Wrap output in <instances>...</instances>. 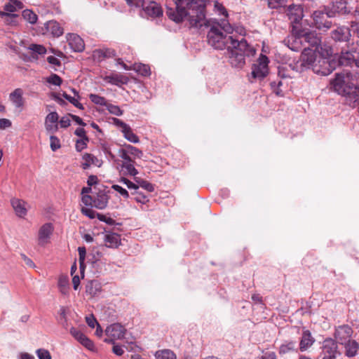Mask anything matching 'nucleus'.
<instances>
[{
  "label": "nucleus",
  "instance_id": "nucleus-13",
  "mask_svg": "<svg viewBox=\"0 0 359 359\" xmlns=\"http://www.w3.org/2000/svg\"><path fill=\"white\" fill-rule=\"evenodd\" d=\"M40 32L42 34H50L54 37H59L62 35L64 29L57 22L49 20L41 27Z\"/></svg>",
  "mask_w": 359,
  "mask_h": 359
},
{
  "label": "nucleus",
  "instance_id": "nucleus-39",
  "mask_svg": "<svg viewBox=\"0 0 359 359\" xmlns=\"http://www.w3.org/2000/svg\"><path fill=\"white\" fill-rule=\"evenodd\" d=\"M89 98L92 102L97 105L106 107L107 104L106 99L99 95L91 93L89 95Z\"/></svg>",
  "mask_w": 359,
  "mask_h": 359
},
{
  "label": "nucleus",
  "instance_id": "nucleus-40",
  "mask_svg": "<svg viewBox=\"0 0 359 359\" xmlns=\"http://www.w3.org/2000/svg\"><path fill=\"white\" fill-rule=\"evenodd\" d=\"M134 69L142 76H146L150 74V68L148 65L144 64L135 65Z\"/></svg>",
  "mask_w": 359,
  "mask_h": 359
},
{
  "label": "nucleus",
  "instance_id": "nucleus-28",
  "mask_svg": "<svg viewBox=\"0 0 359 359\" xmlns=\"http://www.w3.org/2000/svg\"><path fill=\"white\" fill-rule=\"evenodd\" d=\"M102 290L101 283L97 280L89 281L86 285V292L91 297L98 295Z\"/></svg>",
  "mask_w": 359,
  "mask_h": 359
},
{
  "label": "nucleus",
  "instance_id": "nucleus-21",
  "mask_svg": "<svg viewBox=\"0 0 359 359\" xmlns=\"http://www.w3.org/2000/svg\"><path fill=\"white\" fill-rule=\"evenodd\" d=\"M103 79L105 82L108 83L115 85L119 87L122 85L127 84L129 81V79L128 76L117 73L105 76Z\"/></svg>",
  "mask_w": 359,
  "mask_h": 359
},
{
  "label": "nucleus",
  "instance_id": "nucleus-50",
  "mask_svg": "<svg viewBox=\"0 0 359 359\" xmlns=\"http://www.w3.org/2000/svg\"><path fill=\"white\" fill-rule=\"evenodd\" d=\"M118 182L126 184L129 189H138V186L135 183L132 182L126 177H121Z\"/></svg>",
  "mask_w": 359,
  "mask_h": 359
},
{
  "label": "nucleus",
  "instance_id": "nucleus-29",
  "mask_svg": "<svg viewBox=\"0 0 359 359\" xmlns=\"http://www.w3.org/2000/svg\"><path fill=\"white\" fill-rule=\"evenodd\" d=\"M346 355L348 357H353L356 355L359 348L358 343L355 340L348 339L345 342Z\"/></svg>",
  "mask_w": 359,
  "mask_h": 359
},
{
  "label": "nucleus",
  "instance_id": "nucleus-60",
  "mask_svg": "<svg viewBox=\"0 0 359 359\" xmlns=\"http://www.w3.org/2000/svg\"><path fill=\"white\" fill-rule=\"evenodd\" d=\"M81 212L90 219L95 218L96 214L95 211L87 208H82Z\"/></svg>",
  "mask_w": 359,
  "mask_h": 359
},
{
  "label": "nucleus",
  "instance_id": "nucleus-37",
  "mask_svg": "<svg viewBox=\"0 0 359 359\" xmlns=\"http://www.w3.org/2000/svg\"><path fill=\"white\" fill-rule=\"evenodd\" d=\"M1 17H5V22L7 25H17V17L18 15L15 14L8 13L5 12H0Z\"/></svg>",
  "mask_w": 359,
  "mask_h": 359
},
{
  "label": "nucleus",
  "instance_id": "nucleus-25",
  "mask_svg": "<svg viewBox=\"0 0 359 359\" xmlns=\"http://www.w3.org/2000/svg\"><path fill=\"white\" fill-rule=\"evenodd\" d=\"M105 245L109 248H116L121 245L120 235L116 233H108L104 235Z\"/></svg>",
  "mask_w": 359,
  "mask_h": 359
},
{
  "label": "nucleus",
  "instance_id": "nucleus-33",
  "mask_svg": "<svg viewBox=\"0 0 359 359\" xmlns=\"http://www.w3.org/2000/svg\"><path fill=\"white\" fill-rule=\"evenodd\" d=\"M69 279L66 276H61L58 280V287L62 294H66L69 290Z\"/></svg>",
  "mask_w": 359,
  "mask_h": 359
},
{
  "label": "nucleus",
  "instance_id": "nucleus-57",
  "mask_svg": "<svg viewBox=\"0 0 359 359\" xmlns=\"http://www.w3.org/2000/svg\"><path fill=\"white\" fill-rule=\"evenodd\" d=\"M88 140H86V138L78 140L76 143V149L78 151H82L87 146V142Z\"/></svg>",
  "mask_w": 359,
  "mask_h": 359
},
{
  "label": "nucleus",
  "instance_id": "nucleus-8",
  "mask_svg": "<svg viewBox=\"0 0 359 359\" xmlns=\"http://www.w3.org/2000/svg\"><path fill=\"white\" fill-rule=\"evenodd\" d=\"M126 332V329L120 323H114L107 327L105 334L107 338L104 341L109 344H114L118 339H122Z\"/></svg>",
  "mask_w": 359,
  "mask_h": 359
},
{
  "label": "nucleus",
  "instance_id": "nucleus-3",
  "mask_svg": "<svg viewBox=\"0 0 359 359\" xmlns=\"http://www.w3.org/2000/svg\"><path fill=\"white\" fill-rule=\"evenodd\" d=\"M228 51L230 53L229 62L231 66L236 68H241L245 65L246 56L250 57L255 53V49L243 38L233 41Z\"/></svg>",
  "mask_w": 359,
  "mask_h": 359
},
{
  "label": "nucleus",
  "instance_id": "nucleus-2",
  "mask_svg": "<svg viewBox=\"0 0 359 359\" xmlns=\"http://www.w3.org/2000/svg\"><path fill=\"white\" fill-rule=\"evenodd\" d=\"M358 74L344 69L336 73L335 78L331 81L334 91L344 96L346 104L352 108L356 107L359 103V89L356 87Z\"/></svg>",
  "mask_w": 359,
  "mask_h": 359
},
{
  "label": "nucleus",
  "instance_id": "nucleus-5",
  "mask_svg": "<svg viewBox=\"0 0 359 359\" xmlns=\"http://www.w3.org/2000/svg\"><path fill=\"white\" fill-rule=\"evenodd\" d=\"M325 53L322 50H317L305 47L301 55V65L306 69H313L314 65L318 63L320 57H323Z\"/></svg>",
  "mask_w": 359,
  "mask_h": 359
},
{
  "label": "nucleus",
  "instance_id": "nucleus-1",
  "mask_svg": "<svg viewBox=\"0 0 359 359\" xmlns=\"http://www.w3.org/2000/svg\"><path fill=\"white\" fill-rule=\"evenodd\" d=\"M176 9L168 8V17L177 23L187 20L190 27L200 28L203 26L210 27L208 33V42L215 49H229L233 41H236L231 36L226 34L233 32V27L226 19L220 22L207 20L205 15V5L201 0H175Z\"/></svg>",
  "mask_w": 359,
  "mask_h": 359
},
{
  "label": "nucleus",
  "instance_id": "nucleus-34",
  "mask_svg": "<svg viewBox=\"0 0 359 359\" xmlns=\"http://www.w3.org/2000/svg\"><path fill=\"white\" fill-rule=\"evenodd\" d=\"M83 160L84 162L82 163V167L83 169L88 168L92 164H96L98 161V159L92 154H85L83 156Z\"/></svg>",
  "mask_w": 359,
  "mask_h": 359
},
{
  "label": "nucleus",
  "instance_id": "nucleus-45",
  "mask_svg": "<svg viewBox=\"0 0 359 359\" xmlns=\"http://www.w3.org/2000/svg\"><path fill=\"white\" fill-rule=\"evenodd\" d=\"M118 156L123 159V163H131L134 162L131 156L128 154L123 148L118 149Z\"/></svg>",
  "mask_w": 359,
  "mask_h": 359
},
{
  "label": "nucleus",
  "instance_id": "nucleus-12",
  "mask_svg": "<svg viewBox=\"0 0 359 359\" xmlns=\"http://www.w3.org/2000/svg\"><path fill=\"white\" fill-rule=\"evenodd\" d=\"M141 5L136 4H128L130 7H142L145 12V13L151 17L157 18L160 17L163 15V10L160 5L154 1H150L147 5H146L145 0H142Z\"/></svg>",
  "mask_w": 359,
  "mask_h": 359
},
{
  "label": "nucleus",
  "instance_id": "nucleus-4",
  "mask_svg": "<svg viewBox=\"0 0 359 359\" xmlns=\"http://www.w3.org/2000/svg\"><path fill=\"white\" fill-rule=\"evenodd\" d=\"M295 43H306L313 50H323L321 46L320 36L316 32L312 31H303L299 34L297 38L294 39Z\"/></svg>",
  "mask_w": 359,
  "mask_h": 359
},
{
  "label": "nucleus",
  "instance_id": "nucleus-38",
  "mask_svg": "<svg viewBox=\"0 0 359 359\" xmlns=\"http://www.w3.org/2000/svg\"><path fill=\"white\" fill-rule=\"evenodd\" d=\"M135 161L131 163H122L121 167L123 169L126 170V173L136 177L135 176L138 174V171L135 168Z\"/></svg>",
  "mask_w": 359,
  "mask_h": 359
},
{
  "label": "nucleus",
  "instance_id": "nucleus-7",
  "mask_svg": "<svg viewBox=\"0 0 359 359\" xmlns=\"http://www.w3.org/2000/svg\"><path fill=\"white\" fill-rule=\"evenodd\" d=\"M329 17H335L337 15H351V9L348 6L347 0H332L328 6H325Z\"/></svg>",
  "mask_w": 359,
  "mask_h": 359
},
{
  "label": "nucleus",
  "instance_id": "nucleus-35",
  "mask_svg": "<svg viewBox=\"0 0 359 359\" xmlns=\"http://www.w3.org/2000/svg\"><path fill=\"white\" fill-rule=\"evenodd\" d=\"M134 180L136 182V184L138 186V188L140 187L149 192H152L154 191V185L150 182L139 177H135Z\"/></svg>",
  "mask_w": 359,
  "mask_h": 359
},
{
  "label": "nucleus",
  "instance_id": "nucleus-17",
  "mask_svg": "<svg viewBox=\"0 0 359 359\" xmlns=\"http://www.w3.org/2000/svg\"><path fill=\"white\" fill-rule=\"evenodd\" d=\"M323 351L325 356L334 355L337 358L341 355V353L338 351L337 342L332 339H327L323 341Z\"/></svg>",
  "mask_w": 359,
  "mask_h": 359
},
{
  "label": "nucleus",
  "instance_id": "nucleus-15",
  "mask_svg": "<svg viewBox=\"0 0 359 359\" xmlns=\"http://www.w3.org/2000/svg\"><path fill=\"white\" fill-rule=\"evenodd\" d=\"M351 36V31L346 26H339L331 32V37L335 41H348Z\"/></svg>",
  "mask_w": 359,
  "mask_h": 359
},
{
  "label": "nucleus",
  "instance_id": "nucleus-31",
  "mask_svg": "<svg viewBox=\"0 0 359 359\" xmlns=\"http://www.w3.org/2000/svg\"><path fill=\"white\" fill-rule=\"evenodd\" d=\"M123 149L134 158H141L143 156V153L139 149L130 145L125 144Z\"/></svg>",
  "mask_w": 359,
  "mask_h": 359
},
{
  "label": "nucleus",
  "instance_id": "nucleus-30",
  "mask_svg": "<svg viewBox=\"0 0 359 359\" xmlns=\"http://www.w3.org/2000/svg\"><path fill=\"white\" fill-rule=\"evenodd\" d=\"M156 359H177L176 355L169 349L158 350L155 352Z\"/></svg>",
  "mask_w": 359,
  "mask_h": 359
},
{
  "label": "nucleus",
  "instance_id": "nucleus-48",
  "mask_svg": "<svg viewBox=\"0 0 359 359\" xmlns=\"http://www.w3.org/2000/svg\"><path fill=\"white\" fill-rule=\"evenodd\" d=\"M36 353L39 358V359H51V355L50 352L43 348L37 349Z\"/></svg>",
  "mask_w": 359,
  "mask_h": 359
},
{
  "label": "nucleus",
  "instance_id": "nucleus-49",
  "mask_svg": "<svg viewBox=\"0 0 359 359\" xmlns=\"http://www.w3.org/2000/svg\"><path fill=\"white\" fill-rule=\"evenodd\" d=\"M50 146L51 149L53 151H55L57 149H58L59 148H60L61 145H60V140L56 136L51 135L50 137Z\"/></svg>",
  "mask_w": 359,
  "mask_h": 359
},
{
  "label": "nucleus",
  "instance_id": "nucleus-52",
  "mask_svg": "<svg viewBox=\"0 0 359 359\" xmlns=\"http://www.w3.org/2000/svg\"><path fill=\"white\" fill-rule=\"evenodd\" d=\"M289 71L286 67H278V76L281 79L291 78L292 76L288 73Z\"/></svg>",
  "mask_w": 359,
  "mask_h": 359
},
{
  "label": "nucleus",
  "instance_id": "nucleus-59",
  "mask_svg": "<svg viewBox=\"0 0 359 359\" xmlns=\"http://www.w3.org/2000/svg\"><path fill=\"white\" fill-rule=\"evenodd\" d=\"M86 321L88 325L91 328H94L95 325H97V324H99L93 315L87 316L86 318Z\"/></svg>",
  "mask_w": 359,
  "mask_h": 359
},
{
  "label": "nucleus",
  "instance_id": "nucleus-27",
  "mask_svg": "<svg viewBox=\"0 0 359 359\" xmlns=\"http://www.w3.org/2000/svg\"><path fill=\"white\" fill-rule=\"evenodd\" d=\"M11 205L13 208L15 214L20 217H24L27 215L25 208L26 203L18 198H13L11 201Z\"/></svg>",
  "mask_w": 359,
  "mask_h": 359
},
{
  "label": "nucleus",
  "instance_id": "nucleus-20",
  "mask_svg": "<svg viewBox=\"0 0 359 359\" xmlns=\"http://www.w3.org/2000/svg\"><path fill=\"white\" fill-rule=\"evenodd\" d=\"M287 15L291 22L299 23L304 16L302 6L300 5H290L288 7Z\"/></svg>",
  "mask_w": 359,
  "mask_h": 359
},
{
  "label": "nucleus",
  "instance_id": "nucleus-46",
  "mask_svg": "<svg viewBox=\"0 0 359 359\" xmlns=\"http://www.w3.org/2000/svg\"><path fill=\"white\" fill-rule=\"evenodd\" d=\"M106 107L109 113L111 114L116 116H121L123 114V111L119 108V107L116 105L107 104Z\"/></svg>",
  "mask_w": 359,
  "mask_h": 359
},
{
  "label": "nucleus",
  "instance_id": "nucleus-53",
  "mask_svg": "<svg viewBox=\"0 0 359 359\" xmlns=\"http://www.w3.org/2000/svg\"><path fill=\"white\" fill-rule=\"evenodd\" d=\"M60 323L65 327L67 325V320L66 317V311L64 307H61L60 309V317L58 319Z\"/></svg>",
  "mask_w": 359,
  "mask_h": 359
},
{
  "label": "nucleus",
  "instance_id": "nucleus-22",
  "mask_svg": "<svg viewBox=\"0 0 359 359\" xmlns=\"http://www.w3.org/2000/svg\"><path fill=\"white\" fill-rule=\"evenodd\" d=\"M59 116L57 112H50L49 113L45 120V128L47 131L55 133L57 130V121H58Z\"/></svg>",
  "mask_w": 359,
  "mask_h": 359
},
{
  "label": "nucleus",
  "instance_id": "nucleus-43",
  "mask_svg": "<svg viewBox=\"0 0 359 359\" xmlns=\"http://www.w3.org/2000/svg\"><path fill=\"white\" fill-rule=\"evenodd\" d=\"M46 81L50 84L60 86L62 84V80L57 74H52L46 79Z\"/></svg>",
  "mask_w": 359,
  "mask_h": 359
},
{
  "label": "nucleus",
  "instance_id": "nucleus-56",
  "mask_svg": "<svg viewBox=\"0 0 359 359\" xmlns=\"http://www.w3.org/2000/svg\"><path fill=\"white\" fill-rule=\"evenodd\" d=\"M81 201L85 205L93 207V196L90 195H83Z\"/></svg>",
  "mask_w": 359,
  "mask_h": 359
},
{
  "label": "nucleus",
  "instance_id": "nucleus-14",
  "mask_svg": "<svg viewBox=\"0 0 359 359\" xmlns=\"http://www.w3.org/2000/svg\"><path fill=\"white\" fill-rule=\"evenodd\" d=\"M53 231V226L50 223H46L41 226L38 234V243L44 245L49 242L50 237Z\"/></svg>",
  "mask_w": 359,
  "mask_h": 359
},
{
  "label": "nucleus",
  "instance_id": "nucleus-11",
  "mask_svg": "<svg viewBox=\"0 0 359 359\" xmlns=\"http://www.w3.org/2000/svg\"><path fill=\"white\" fill-rule=\"evenodd\" d=\"M338 63L341 66H351L355 65L359 68V53L353 48L344 53L342 52L339 57Z\"/></svg>",
  "mask_w": 359,
  "mask_h": 359
},
{
  "label": "nucleus",
  "instance_id": "nucleus-62",
  "mask_svg": "<svg viewBox=\"0 0 359 359\" xmlns=\"http://www.w3.org/2000/svg\"><path fill=\"white\" fill-rule=\"evenodd\" d=\"M12 125L11 121L8 118H0V129L5 130L10 128Z\"/></svg>",
  "mask_w": 359,
  "mask_h": 359
},
{
  "label": "nucleus",
  "instance_id": "nucleus-64",
  "mask_svg": "<svg viewBox=\"0 0 359 359\" xmlns=\"http://www.w3.org/2000/svg\"><path fill=\"white\" fill-rule=\"evenodd\" d=\"M351 27L352 28L353 33L359 39V22H357L356 20L351 21Z\"/></svg>",
  "mask_w": 359,
  "mask_h": 359
},
{
  "label": "nucleus",
  "instance_id": "nucleus-19",
  "mask_svg": "<svg viewBox=\"0 0 359 359\" xmlns=\"http://www.w3.org/2000/svg\"><path fill=\"white\" fill-rule=\"evenodd\" d=\"M67 40L73 51L82 52L84 50V42L79 35L76 34H68L67 35Z\"/></svg>",
  "mask_w": 359,
  "mask_h": 359
},
{
  "label": "nucleus",
  "instance_id": "nucleus-51",
  "mask_svg": "<svg viewBox=\"0 0 359 359\" xmlns=\"http://www.w3.org/2000/svg\"><path fill=\"white\" fill-rule=\"evenodd\" d=\"M111 188L118 192L123 197L125 198H129V194L128 191L126 189H123L122 187L118 185V184H113Z\"/></svg>",
  "mask_w": 359,
  "mask_h": 359
},
{
  "label": "nucleus",
  "instance_id": "nucleus-6",
  "mask_svg": "<svg viewBox=\"0 0 359 359\" xmlns=\"http://www.w3.org/2000/svg\"><path fill=\"white\" fill-rule=\"evenodd\" d=\"M331 49L325 50V53L323 57H320L318 63L314 65L313 72L315 74L327 76L329 75L335 69L336 62L330 60L325 57L326 55H329Z\"/></svg>",
  "mask_w": 359,
  "mask_h": 359
},
{
  "label": "nucleus",
  "instance_id": "nucleus-26",
  "mask_svg": "<svg viewBox=\"0 0 359 359\" xmlns=\"http://www.w3.org/2000/svg\"><path fill=\"white\" fill-rule=\"evenodd\" d=\"M23 92L21 88H16L10 95V100L16 108H22L24 106Z\"/></svg>",
  "mask_w": 359,
  "mask_h": 359
},
{
  "label": "nucleus",
  "instance_id": "nucleus-44",
  "mask_svg": "<svg viewBox=\"0 0 359 359\" xmlns=\"http://www.w3.org/2000/svg\"><path fill=\"white\" fill-rule=\"evenodd\" d=\"M287 0H269V6L271 8H278L286 6Z\"/></svg>",
  "mask_w": 359,
  "mask_h": 359
},
{
  "label": "nucleus",
  "instance_id": "nucleus-55",
  "mask_svg": "<svg viewBox=\"0 0 359 359\" xmlns=\"http://www.w3.org/2000/svg\"><path fill=\"white\" fill-rule=\"evenodd\" d=\"M80 343L88 350H93L94 348L93 342L86 336L83 337Z\"/></svg>",
  "mask_w": 359,
  "mask_h": 359
},
{
  "label": "nucleus",
  "instance_id": "nucleus-41",
  "mask_svg": "<svg viewBox=\"0 0 359 359\" xmlns=\"http://www.w3.org/2000/svg\"><path fill=\"white\" fill-rule=\"evenodd\" d=\"M28 49L38 55H44L46 53V48L39 44L32 43L29 45Z\"/></svg>",
  "mask_w": 359,
  "mask_h": 359
},
{
  "label": "nucleus",
  "instance_id": "nucleus-24",
  "mask_svg": "<svg viewBox=\"0 0 359 359\" xmlns=\"http://www.w3.org/2000/svg\"><path fill=\"white\" fill-rule=\"evenodd\" d=\"M109 196L104 191H99L95 196H93V207L97 209H104L109 201Z\"/></svg>",
  "mask_w": 359,
  "mask_h": 359
},
{
  "label": "nucleus",
  "instance_id": "nucleus-36",
  "mask_svg": "<svg viewBox=\"0 0 359 359\" xmlns=\"http://www.w3.org/2000/svg\"><path fill=\"white\" fill-rule=\"evenodd\" d=\"M122 133L124 137L129 142L132 143H138L140 142L139 137L133 132L130 126Z\"/></svg>",
  "mask_w": 359,
  "mask_h": 359
},
{
  "label": "nucleus",
  "instance_id": "nucleus-54",
  "mask_svg": "<svg viewBox=\"0 0 359 359\" xmlns=\"http://www.w3.org/2000/svg\"><path fill=\"white\" fill-rule=\"evenodd\" d=\"M97 217L100 221L104 222L107 224L113 225L115 224L114 219L111 217H108L104 215L97 213Z\"/></svg>",
  "mask_w": 359,
  "mask_h": 359
},
{
  "label": "nucleus",
  "instance_id": "nucleus-9",
  "mask_svg": "<svg viewBox=\"0 0 359 359\" xmlns=\"http://www.w3.org/2000/svg\"><path fill=\"white\" fill-rule=\"evenodd\" d=\"M312 18L316 27L318 29L325 31L332 27V22L328 19L331 17L327 15L325 6H324L323 10L315 11L312 14Z\"/></svg>",
  "mask_w": 359,
  "mask_h": 359
},
{
  "label": "nucleus",
  "instance_id": "nucleus-47",
  "mask_svg": "<svg viewBox=\"0 0 359 359\" xmlns=\"http://www.w3.org/2000/svg\"><path fill=\"white\" fill-rule=\"evenodd\" d=\"M70 334L76 339L79 343L81 341V340L83 339V337L86 336L83 332H81L80 330H77L75 327H72L70 329Z\"/></svg>",
  "mask_w": 359,
  "mask_h": 359
},
{
  "label": "nucleus",
  "instance_id": "nucleus-23",
  "mask_svg": "<svg viewBox=\"0 0 359 359\" xmlns=\"http://www.w3.org/2000/svg\"><path fill=\"white\" fill-rule=\"evenodd\" d=\"M299 351L295 341L286 340L280 346L278 353L280 355H283L291 353H297Z\"/></svg>",
  "mask_w": 359,
  "mask_h": 359
},
{
  "label": "nucleus",
  "instance_id": "nucleus-63",
  "mask_svg": "<svg viewBox=\"0 0 359 359\" xmlns=\"http://www.w3.org/2000/svg\"><path fill=\"white\" fill-rule=\"evenodd\" d=\"M114 123L116 126L121 128V132H123V130H125V129L128 128L130 126L128 124H126V123H124L123 121H121L118 118H114Z\"/></svg>",
  "mask_w": 359,
  "mask_h": 359
},
{
  "label": "nucleus",
  "instance_id": "nucleus-61",
  "mask_svg": "<svg viewBox=\"0 0 359 359\" xmlns=\"http://www.w3.org/2000/svg\"><path fill=\"white\" fill-rule=\"evenodd\" d=\"M104 57H112L116 56V51L113 49L107 48L101 50Z\"/></svg>",
  "mask_w": 359,
  "mask_h": 359
},
{
  "label": "nucleus",
  "instance_id": "nucleus-16",
  "mask_svg": "<svg viewBox=\"0 0 359 359\" xmlns=\"http://www.w3.org/2000/svg\"><path fill=\"white\" fill-rule=\"evenodd\" d=\"M315 339L312 336L311 332L308 330H303L302 336L299 340V349L301 352H304L311 348L314 342Z\"/></svg>",
  "mask_w": 359,
  "mask_h": 359
},
{
  "label": "nucleus",
  "instance_id": "nucleus-42",
  "mask_svg": "<svg viewBox=\"0 0 359 359\" xmlns=\"http://www.w3.org/2000/svg\"><path fill=\"white\" fill-rule=\"evenodd\" d=\"M62 97H65L66 100H67L70 103H72L76 107H77L80 109H83V104L79 102L78 98H76L75 97H72V96L69 95L68 94H67L65 92H64L62 93Z\"/></svg>",
  "mask_w": 359,
  "mask_h": 359
},
{
  "label": "nucleus",
  "instance_id": "nucleus-18",
  "mask_svg": "<svg viewBox=\"0 0 359 359\" xmlns=\"http://www.w3.org/2000/svg\"><path fill=\"white\" fill-rule=\"evenodd\" d=\"M353 330L348 325L339 326L335 331V338L339 343L344 344L351 337Z\"/></svg>",
  "mask_w": 359,
  "mask_h": 359
},
{
  "label": "nucleus",
  "instance_id": "nucleus-10",
  "mask_svg": "<svg viewBox=\"0 0 359 359\" xmlns=\"http://www.w3.org/2000/svg\"><path fill=\"white\" fill-rule=\"evenodd\" d=\"M269 59L266 55H261L252 67V76L254 79H263L268 74Z\"/></svg>",
  "mask_w": 359,
  "mask_h": 359
},
{
  "label": "nucleus",
  "instance_id": "nucleus-32",
  "mask_svg": "<svg viewBox=\"0 0 359 359\" xmlns=\"http://www.w3.org/2000/svg\"><path fill=\"white\" fill-rule=\"evenodd\" d=\"M22 15L23 18L32 25H35L38 20L37 15L32 11L26 9L22 11Z\"/></svg>",
  "mask_w": 359,
  "mask_h": 359
},
{
  "label": "nucleus",
  "instance_id": "nucleus-58",
  "mask_svg": "<svg viewBox=\"0 0 359 359\" xmlns=\"http://www.w3.org/2000/svg\"><path fill=\"white\" fill-rule=\"evenodd\" d=\"M135 200L136 202L145 204L149 200L144 194L139 192H136V196L135 197Z\"/></svg>",
  "mask_w": 359,
  "mask_h": 359
}]
</instances>
